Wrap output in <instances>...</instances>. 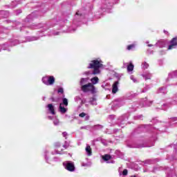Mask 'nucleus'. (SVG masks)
Returning <instances> with one entry per match:
<instances>
[{
  "mask_svg": "<svg viewBox=\"0 0 177 177\" xmlns=\"http://www.w3.org/2000/svg\"><path fill=\"white\" fill-rule=\"evenodd\" d=\"M149 131L147 133L145 139L138 140L135 144L132 145V147L134 149H142V147H147L146 144H145V142H146L147 138H149L151 140L156 142V140H157V132L158 129L160 131V132H165V128L164 129L161 127L159 129L154 127L153 129V127H151L150 124H140L134 130V133H140L141 132L149 131Z\"/></svg>",
  "mask_w": 177,
  "mask_h": 177,
  "instance_id": "f257e3e1",
  "label": "nucleus"
},
{
  "mask_svg": "<svg viewBox=\"0 0 177 177\" xmlns=\"http://www.w3.org/2000/svg\"><path fill=\"white\" fill-rule=\"evenodd\" d=\"M89 82V77H82L80 79V85L81 90L84 93H91V95H96L97 89L96 88V84H99V77H93L91 79Z\"/></svg>",
  "mask_w": 177,
  "mask_h": 177,
  "instance_id": "f03ea898",
  "label": "nucleus"
},
{
  "mask_svg": "<svg viewBox=\"0 0 177 177\" xmlns=\"http://www.w3.org/2000/svg\"><path fill=\"white\" fill-rule=\"evenodd\" d=\"M103 62L102 60L99 59H94L91 62V63L88 64V66L87 68H93V71L92 72L91 71H86L83 74L84 75H98V74H100V68L103 67Z\"/></svg>",
  "mask_w": 177,
  "mask_h": 177,
  "instance_id": "7ed1b4c3",
  "label": "nucleus"
},
{
  "mask_svg": "<svg viewBox=\"0 0 177 177\" xmlns=\"http://www.w3.org/2000/svg\"><path fill=\"white\" fill-rule=\"evenodd\" d=\"M82 19H85V15L81 13V11H77L75 15L72 26L66 30V32H74V31L77 30V27H78L77 23H78V21H81Z\"/></svg>",
  "mask_w": 177,
  "mask_h": 177,
  "instance_id": "20e7f679",
  "label": "nucleus"
},
{
  "mask_svg": "<svg viewBox=\"0 0 177 177\" xmlns=\"http://www.w3.org/2000/svg\"><path fill=\"white\" fill-rule=\"evenodd\" d=\"M41 81L44 85H46L47 86H52L55 85V79L54 76L46 75L42 77Z\"/></svg>",
  "mask_w": 177,
  "mask_h": 177,
  "instance_id": "39448f33",
  "label": "nucleus"
},
{
  "mask_svg": "<svg viewBox=\"0 0 177 177\" xmlns=\"http://www.w3.org/2000/svg\"><path fill=\"white\" fill-rule=\"evenodd\" d=\"M128 118H129V114L128 113L124 114L118 118L116 124H118L119 127H121V128H124V125L127 124V121L128 120Z\"/></svg>",
  "mask_w": 177,
  "mask_h": 177,
  "instance_id": "423d86ee",
  "label": "nucleus"
},
{
  "mask_svg": "<svg viewBox=\"0 0 177 177\" xmlns=\"http://www.w3.org/2000/svg\"><path fill=\"white\" fill-rule=\"evenodd\" d=\"M67 106H68V100L67 98H62V103L59 104V111L62 114L67 113Z\"/></svg>",
  "mask_w": 177,
  "mask_h": 177,
  "instance_id": "0eeeda50",
  "label": "nucleus"
},
{
  "mask_svg": "<svg viewBox=\"0 0 177 177\" xmlns=\"http://www.w3.org/2000/svg\"><path fill=\"white\" fill-rule=\"evenodd\" d=\"M124 104H125V102L121 99H118L111 103L110 106L112 110L115 111L117 109H120V107L124 106Z\"/></svg>",
  "mask_w": 177,
  "mask_h": 177,
  "instance_id": "6e6552de",
  "label": "nucleus"
},
{
  "mask_svg": "<svg viewBox=\"0 0 177 177\" xmlns=\"http://www.w3.org/2000/svg\"><path fill=\"white\" fill-rule=\"evenodd\" d=\"M27 27L29 28H31L32 30H37V28H42L41 30V32H44V31H46L49 28V25L45 24H39L38 25H27Z\"/></svg>",
  "mask_w": 177,
  "mask_h": 177,
  "instance_id": "1a4fd4ad",
  "label": "nucleus"
},
{
  "mask_svg": "<svg viewBox=\"0 0 177 177\" xmlns=\"http://www.w3.org/2000/svg\"><path fill=\"white\" fill-rule=\"evenodd\" d=\"M63 165L64 169L69 172H74V171H75V165L73 162L65 161L63 162Z\"/></svg>",
  "mask_w": 177,
  "mask_h": 177,
  "instance_id": "9d476101",
  "label": "nucleus"
},
{
  "mask_svg": "<svg viewBox=\"0 0 177 177\" xmlns=\"http://www.w3.org/2000/svg\"><path fill=\"white\" fill-rule=\"evenodd\" d=\"M153 104V101H150L147 100V97L143 98L140 101V106L142 107H150Z\"/></svg>",
  "mask_w": 177,
  "mask_h": 177,
  "instance_id": "9b49d317",
  "label": "nucleus"
},
{
  "mask_svg": "<svg viewBox=\"0 0 177 177\" xmlns=\"http://www.w3.org/2000/svg\"><path fill=\"white\" fill-rule=\"evenodd\" d=\"M177 47V37H174L169 42V45L168 46L169 50L171 49H176Z\"/></svg>",
  "mask_w": 177,
  "mask_h": 177,
  "instance_id": "f8f14e48",
  "label": "nucleus"
},
{
  "mask_svg": "<svg viewBox=\"0 0 177 177\" xmlns=\"http://www.w3.org/2000/svg\"><path fill=\"white\" fill-rule=\"evenodd\" d=\"M172 78H177V71H173L168 73L167 78L166 79V82H169L170 80Z\"/></svg>",
  "mask_w": 177,
  "mask_h": 177,
  "instance_id": "ddd939ff",
  "label": "nucleus"
},
{
  "mask_svg": "<svg viewBox=\"0 0 177 177\" xmlns=\"http://www.w3.org/2000/svg\"><path fill=\"white\" fill-rule=\"evenodd\" d=\"M38 15V12H32V14L29 15L25 21L26 23V24H28V23H31V21H32V19H34V17H35V15Z\"/></svg>",
  "mask_w": 177,
  "mask_h": 177,
  "instance_id": "4468645a",
  "label": "nucleus"
},
{
  "mask_svg": "<svg viewBox=\"0 0 177 177\" xmlns=\"http://www.w3.org/2000/svg\"><path fill=\"white\" fill-rule=\"evenodd\" d=\"M142 77L145 80V81H147V80H151V77L153 75L149 71H145L144 73H142Z\"/></svg>",
  "mask_w": 177,
  "mask_h": 177,
  "instance_id": "2eb2a0df",
  "label": "nucleus"
},
{
  "mask_svg": "<svg viewBox=\"0 0 177 177\" xmlns=\"http://www.w3.org/2000/svg\"><path fill=\"white\" fill-rule=\"evenodd\" d=\"M47 109H48V111L52 114L53 115H55L56 113L55 112V106L52 104H48L47 105Z\"/></svg>",
  "mask_w": 177,
  "mask_h": 177,
  "instance_id": "dca6fc26",
  "label": "nucleus"
},
{
  "mask_svg": "<svg viewBox=\"0 0 177 177\" xmlns=\"http://www.w3.org/2000/svg\"><path fill=\"white\" fill-rule=\"evenodd\" d=\"M118 81L115 82L112 86V93H117L118 92Z\"/></svg>",
  "mask_w": 177,
  "mask_h": 177,
  "instance_id": "f3484780",
  "label": "nucleus"
},
{
  "mask_svg": "<svg viewBox=\"0 0 177 177\" xmlns=\"http://www.w3.org/2000/svg\"><path fill=\"white\" fill-rule=\"evenodd\" d=\"M155 46H158V48H165V41L159 40L156 44Z\"/></svg>",
  "mask_w": 177,
  "mask_h": 177,
  "instance_id": "a211bd4d",
  "label": "nucleus"
},
{
  "mask_svg": "<svg viewBox=\"0 0 177 177\" xmlns=\"http://www.w3.org/2000/svg\"><path fill=\"white\" fill-rule=\"evenodd\" d=\"M156 93H162V95H165L167 93V88H165V87H160L157 90Z\"/></svg>",
  "mask_w": 177,
  "mask_h": 177,
  "instance_id": "6ab92c4d",
  "label": "nucleus"
},
{
  "mask_svg": "<svg viewBox=\"0 0 177 177\" xmlns=\"http://www.w3.org/2000/svg\"><path fill=\"white\" fill-rule=\"evenodd\" d=\"M134 67L135 66H133V64H132V62H130L129 64V66H127V73H129V74H132Z\"/></svg>",
  "mask_w": 177,
  "mask_h": 177,
  "instance_id": "aec40b11",
  "label": "nucleus"
},
{
  "mask_svg": "<svg viewBox=\"0 0 177 177\" xmlns=\"http://www.w3.org/2000/svg\"><path fill=\"white\" fill-rule=\"evenodd\" d=\"M158 161V159H148L144 162V164H154V162Z\"/></svg>",
  "mask_w": 177,
  "mask_h": 177,
  "instance_id": "412c9836",
  "label": "nucleus"
},
{
  "mask_svg": "<svg viewBox=\"0 0 177 177\" xmlns=\"http://www.w3.org/2000/svg\"><path fill=\"white\" fill-rule=\"evenodd\" d=\"M121 168H119V175L121 176L122 175L123 176H127L128 175V169H125L123 170V171H121Z\"/></svg>",
  "mask_w": 177,
  "mask_h": 177,
  "instance_id": "4be33fe9",
  "label": "nucleus"
},
{
  "mask_svg": "<svg viewBox=\"0 0 177 177\" xmlns=\"http://www.w3.org/2000/svg\"><path fill=\"white\" fill-rule=\"evenodd\" d=\"M89 103L91 104L93 106H97V102L96 97H93L91 98L89 100Z\"/></svg>",
  "mask_w": 177,
  "mask_h": 177,
  "instance_id": "5701e85b",
  "label": "nucleus"
},
{
  "mask_svg": "<svg viewBox=\"0 0 177 177\" xmlns=\"http://www.w3.org/2000/svg\"><path fill=\"white\" fill-rule=\"evenodd\" d=\"M86 153L87 156H92V149H91V146L87 145L86 147Z\"/></svg>",
  "mask_w": 177,
  "mask_h": 177,
  "instance_id": "b1692460",
  "label": "nucleus"
},
{
  "mask_svg": "<svg viewBox=\"0 0 177 177\" xmlns=\"http://www.w3.org/2000/svg\"><path fill=\"white\" fill-rule=\"evenodd\" d=\"M102 160H104V161H106L107 162H109V160H111V156H110L109 154L102 156Z\"/></svg>",
  "mask_w": 177,
  "mask_h": 177,
  "instance_id": "393cba45",
  "label": "nucleus"
},
{
  "mask_svg": "<svg viewBox=\"0 0 177 177\" xmlns=\"http://www.w3.org/2000/svg\"><path fill=\"white\" fill-rule=\"evenodd\" d=\"M48 154H49V151L48 150H45L44 158H45L46 162L49 164V157H48Z\"/></svg>",
  "mask_w": 177,
  "mask_h": 177,
  "instance_id": "a878e982",
  "label": "nucleus"
},
{
  "mask_svg": "<svg viewBox=\"0 0 177 177\" xmlns=\"http://www.w3.org/2000/svg\"><path fill=\"white\" fill-rule=\"evenodd\" d=\"M130 80H131V81H133V82H134V84H138V82H139V80L138 79H136V77H135V76H133V75L130 76Z\"/></svg>",
  "mask_w": 177,
  "mask_h": 177,
  "instance_id": "bb28decb",
  "label": "nucleus"
},
{
  "mask_svg": "<svg viewBox=\"0 0 177 177\" xmlns=\"http://www.w3.org/2000/svg\"><path fill=\"white\" fill-rule=\"evenodd\" d=\"M142 68H143L144 70L149 68V64H147V62H144L142 63Z\"/></svg>",
  "mask_w": 177,
  "mask_h": 177,
  "instance_id": "cd10ccee",
  "label": "nucleus"
},
{
  "mask_svg": "<svg viewBox=\"0 0 177 177\" xmlns=\"http://www.w3.org/2000/svg\"><path fill=\"white\" fill-rule=\"evenodd\" d=\"M170 106H171L170 103L164 104L162 106V110H167V109H169Z\"/></svg>",
  "mask_w": 177,
  "mask_h": 177,
  "instance_id": "c85d7f7f",
  "label": "nucleus"
},
{
  "mask_svg": "<svg viewBox=\"0 0 177 177\" xmlns=\"http://www.w3.org/2000/svg\"><path fill=\"white\" fill-rule=\"evenodd\" d=\"M53 124H54V125H59L60 124V121H59V119H57V118L54 117Z\"/></svg>",
  "mask_w": 177,
  "mask_h": 177,
  "instance_id": "c756f323",
  "label": "nucleus"
},
{
  "mask_svg": "<svg viewBox=\"0 0 177 177\" xmlns=\"http://www.w3.org/2000/svg\"><path fill=\"white\" fill-rule=\"evenodd\" d=\"M51 154H53V156H55V154H63V153L59 151V149H55V151L51 152Z\"/></svg>",
  "mask_w": 177,
  "mask_h": 177,
  "instance_id": "7c9ffc66",
  "label": "nucleus"
},
{
  "mask_svg": "<svg viewBox=\"0 0 177 177\" xmlns=\"http://www.w3.org/2000/svg\"><path fill=\"white\" fill-rule=\"evenodd\" d=\"M134 120H143V115H137L133 116Z\"/></svg>",
  "mask_w": 177,
  "mask_h": 177,
  "instance_id": "2f4dec72",
  "label": "nucleus"
},
{
  "mask_svg": "<svg viewBox=\"0 0 177 177\" xmlns=\"http://www.w3.org/2000/svg\"><path fill=\"white\" fill-rule=\"evenodd\" d=\"M150 89V86L147 85L145 86L144 89L141 91V93H145V92H147Z\"/></svg>",
  "mask_w": 177,
  "mask_h": 177,
  "instance_id": "473e14b6",
  "label": "nucleus"
},
{
  "mask_svg": "<svg viewBox=\"0 0 177 177\" xmlns=\"http://www.w3.org/2000/svg\"><path fill=\"white\" fill-rule=\"evenodd\" d=\"M16 45H19V40H14L11 42V46H16Z\"/></svg>",
  "mask_w": 177,
  "mask_h": 177,
  "instance_id": "72a5a7b5",
  "label": "nucleus"
},
{
  "mask_svg": "<svg viewBox=\"0 0 177 177\" xmlns=\"http://www.w3.org/2000/svg\"><path fill=\"white\" fill-rule=\"evenodd\" d=\"M37 39H39V37L33 36L30 37L29 41H37Z\"/></svg>",
  "mask_w": 177,
  "mask_h": 177,
  "instance_id": "f704fd0d",
  "label": "nucleus"
},
{
  "mask_svg": "<svg viewBox=\"0 0 177 177\" xmlns=\"http://www.w3.org/2000/svg\"><path fill=\"white\" fill-rule=\"evenodd\" d=\"M94 129H102L103 128V126L100 124H96L93 127Z\"/></svg>",
  "mask_w": 177,
  "mask_h": 177,
  "instance_id": "c9c22d12",
  "label": "nucleus"
},
{
  "mask_svg": "<svg viewBox=\"0 0 177 177\" xmlns=\"http://www.w3.org/2000/svg\"><path fill=\"white\" fill-rule=\"evenodd\" d=\"M114 118H115V115H110L109 116V121H110L111 122V121H113L114 120Z\"/></svg>",
  "mask_w": 177,
  "mask_h": 177,
  "instance_id": "e433bc0d",
  "label": "nucleus"
},
{
  "mask_svg": "<svg viewBox=\"0 0 177 177\" xmlns=\"http://www.w3.org/2000/svg\"><path fill=\"white\" fill-rule=\"evenodd\" d=\"M133 48H135V45L134 44L129 45L127 46V50H132V49H133Z\"/></svg>",
  "mask_w": 177,
  "mask_h": 177,
  "instance_id": "4c0bfd02",
  "label": "nucleus"
},
{
  "mask_svg": "<svg viewBox=\"0 0 177 177\" xmlns=\"http://www.w3.org/2000/svg\"><path fill=\"white\" fill-rule=\"evenodd\" d=\"M82 101V98L80 96H76L75 97V102H76L77 103H78V102H80L81 103Z\"/></svg>",
  "mask_w": 177,
  "mask_h": 177,
  "instance_id": "58836bf2",
  "label": "nucleus"
},
{
  "mask_svg": "<svg viewBox=\"0 0 177 177\" xmlns=\"http://www.w3.org/2000/svg\"><path fill=\"white\" fill-rule=\"evenodd\" d=\"M53 161H55V162H57L59 161H62V159H60V158L59 157H54L53 159Z\"/></svg>",
  "mask_w": 177,
  "mask_h": 177,
  "instance_id": "ea45409f",
  "label": "nucleus"
},
{
  "mask_svg": "<svg viewBox=\"0 0 177 177\" xmlns=\"http://www.w3.org/2000/svg\"><path fill=\"white\" fill-rule=\"evenodd\" d=\"M162 167H154L153 172H156V171H162Z\"/></svg>",
  "mask_w": 177,
  "mask_h": 177,
  "instance_id": "a19ab883",
  "label": "nucleus"
},
{
  "mask_svg": "<svg viewBox=\"0 0 177 177\" xmlns=\"http://www.w3.org/2000/svg\"><path fill=\"white\" fill-rule=\"evenodd\" d=\"M171 147H173V149H174V152L176 154V153H177V143L176 145H171Z\"/></svg>",
  "mask_w": 177,
  "mask_h": 177,
  "instance_id": "79ce46f5",
  "label": "nucleus"
},
{
  "mask_svg": "<svg viewBox=\"0 0 177 177\" xmlns=\"http://www.w3.org/2000/svg\"><path fill=\"white\" fill-rule=\"evenodd\" d=\"M59 34H60V32H51L48 35H59Z\"/></svg>",
  "mask_w": 177,
  "mask_h": 177,
  "instance_id": "37998d69",
  "label": "nucleus"
},
{
  "mask_svg": "<svg viewBox=\"0 0 177 177\" xmlns=\"http://www.w3.org/2000/svg\"><path fill=\"white\" fill-rule=\"evenodd\" d=\"M70 146V144L67 142V141L65 142V145H63V147L65 149H68V147Z\"/></svg>",
  "mask_w": 177,
  "mask_h": 177,
  "instance_id": "c03bdc74",
  "label": "nucleus"
},
{
  "mask_svg": "<svg viewBox=\"0 0 177 177\" xmlns=\"http://www.w3.org/2000/svg\"><path fill=\"white\" fill-rule=\"evenodd\" d=\"M129 66V64L128 63H123L122 68H128V66Z\"/></svg>",
  "mask_w": 177,
  "mask_h": 177,
  "instance_id": "a18cd8bd",
  "label": "nucleus"
},
{
  "mask_svg": "<svg viewBox=\"0 0 177 177\" xmlns=\"http://www.w3.org/2000/svg\"><path fill=\"white\" fill-rule=\"evenodd\" d=\"M101 143H102V145L104 146H107V140H101Z\"/></svg>",
  "mask_w": 177,
  "mask_h": 177,
  "instance_id": "49530a36",
  "label": "nucleus"
},
{
  "mask_svg": "<svg viewBox=\"0 0 177 177\" xmlns=\"http://www.w3.org/2000/svg\"><path fill=\"white\" fill-rule=\"evenodd\" d=\"M58 93H64V90L63 89V88H59L57 91Z\"/></svg>",
  "mask_w": 177,
  "mask_h": 177,
  "instance_id": "de8ad7c7",
  "label": "nucleus"
},
{
  "mask_svg": "<svg viewBox=\"0 0 177 177\" xmlns=\"http://www.w3.org/2000/svg\"><path fill=\"white\" fill-rule=\"evenodd\" d=\"M80 103H81V104H84V103H86V99L82 97V101H81Z\"/></svg>",
  "mask_w": 177,
  "mask_h": 177,
  "instance_id": "09e8293b",
  "label": "nucleus"
},
{
  "mask_svg": "<svg viewBox=\"0 0 177 177\" xmlns=\"http://www.w3.org/2000/svg\"><path fill=\"white\" fill-rule=\"evenodd\" d=\"M85 115H86V113L83 112L82 113H80L79 117H81L82 118H84V117H85Z\"/></svg>",
  "mask_w": 177,
  "mask_h": 177,
  "instance_id": "8fccbe9b",
  "label": "nucleus"
},
{
  "mask_svg": "<svg viewBox=\"0 0 177 177\" xmlns=\"http://www.w3.org/2000/svg\"><path fill=\"white\" fill-rule=\"evenodd\" d=\"M1 49L3 50H9V49H8L7 48H6V45H3V46H2V47H1ZM8 49V50H7Z\"/></svg>",
  "mask_w": 177,
  "mask_h": 177,
  "instance_id": "3c124183",
  "label": "nucleus"
},
{
  "mask_svg": "<svg viewBox=\"0 0 177 177\" xmlns=\"http://www.w3.org/2000/svg\"><path fill=\"white\" fill-rule=\"evenodd\" d=\"M67 135H68V133H67V132H66V131H64V132L62 133L63 137H64V138H66V139H67Z\"/></svg>",
  "mask_w": 177,
  "mask_h": 177,
  "instance_id": "603ef678",
  "label": "nucleus"
},
{
  "mask_svg": "<svg viewBox=\"0 0 177 177\" xmlns=\"http://www.w3.org/2000/svg\"><path fill=\"white\" fill-rule=\"evenodd\" d=\"M171 122H174V121H177V118H171L170 119Z\"/></svg>",
  "mask_w": 177,
  "mask_h": 177,
  "instance_id": "864d4df0",
  "label": "nucleus"
},
{
  "mask_svg": "<svg viewBox=\"0 0 177 177\" xmlns=\"http://www.w3.org/2000/svg\"><path fill=\"white\" fill-rule=\"evenodd\" d=\"M167 160H170V161H174V160H176L175 157L172 156L171 158H167Z\"/></svg>",
  "mask_w": 177,
  "mask_h": 177,
  "instance_id": "5fc2aeb1",
  "label": "nucleus"
},
{
  "mask_svg": "<svg viewBox=\"0 0 177 177\" xmlns=\"http://www.w3.org/2000/svg\"><path fill=\"white\" fill-rule=\"evenodd\" d=\"M88 126H83L80 127V129H88Z\"/></svg>",
  "mask_w": 177,
  "mask_h": 177,
  "instance_id": "6e6d98bb",
  "label": "nucleus"
},
{
  "mask_svg": "<svg viewBox=\"0 0 177 177\" xmlns=\"http://www.w3.org/2000/svg\"><path fill=\"white\" fill-rule=\"evenodd\" d=\"M20 13H21V10H17L15 12V14H16V15H20Z\"/></svg>",
  "mask_w": 177,
  "mask_h": 177,
  "instance_id": "4d7b16f0",
  "label": "nucleus"
},
{
  "mask_svg": "<svg viewBox=\"0 0 177 177\" xmlns=\"http://www.w3.org/2000/svg\"><path fill=\"white\" fill-rule=\"evenodd\" d=\"M55 147H60V143L59 142H56L55 144Z\"/></svg>",
  "mask_w": 177,
  "mask_h": 177,
  "instance_id": "13d9d810",
  "label": "nucleus"
},
{
  "mask_svg": "<svg viewBox=\"0 0 177 177\" xmlns=\"http://www.w3.org/2000/svg\"><path fill=\"white\" fill-rule=\"evenodd\" d=\"M147 53H148L149 55H153V50H147Z\"/></svg>",
  "mask_w": 177,
  "mask_h": 177,
  "instance_id": "bf43d9fd",
  "label": "nucleus"
},
{
  "mask_svg": "<svg viewBox=\"0 0 177 177\" xmlns=\"http://www.w3.org/2000/svg\"><path fill=\"white\" fill-rule=\"evenodd\" d=\"M47 118H48V120H53L55 118V117L48 116Z\"/></svg>",
  "mask_w": 177,
  "mask_h": 177,
  "instance_id": "052dcab7",
  "label": "nucleus"
},
{
  "mask_svg": "<svg viewBox=\"0 0 177 177\" xmlns=\"http://www.w3.org/2000/svg\"><path fill=\"white\" fill-rule=\"evenodd\" d=\"M84 120H85V121H88V120H89V115H86V116L84 118Z\"/></svg>",
  "mask_w": 177,
  "mask_h": 177,
  "instance_id": "680f3d73",
  "label": "nucleus"
},
{
  "mask_svg": "<svg viewBox=\"0 0 177 177\" xmlns=\"http://www.w3.org/2000/svg\"><path fill=\"white\" fill-rule=\"evenodd\" d=\"M50 100H51V102H57V101L56 100H55V98H53V97H51Z\"/></svg>",
  "mask_w": 177,
  "mask_h": 177,
  "instance_id": "e2e57ef3",
  "label": "nucleus"
},
{
  "mask_svg": "<svg viewBox=\"0 0 177 177\" xmlns=\"http://www.w3.org/2000/svg\"><path fill=\"white\" fill-rule=\"evenodd\" d=\"M171 104H176V100L173 101V102L171 103Z\"/></svg>",
  "mask_w": 177,
  "mask_h": 177,
  "instance_id": "0e129e2a",
  "label": "nucleus"
},
{
  "mask_svg": "<svg viewBox=\"0 0 177 177\" xmlns=\"http://www.w3.org/2000/svg\"><path fill=\"white\" fill-rule=\"evenodd\" d=\"M1 13L5 15L6 13H8V11H1Z\"/></svg>",
  "mask_w": 177,
  "mask_h": 177,
  "instance_id": "69168bd1",
  "label": "nucleus"
},
{
  "mask_svg": "<svg viewBox=\"0 0 177 177\" xmlns=\"http://www.w3.org/2000/svg\"><path fill=\"white\" fill-rule=\"evenodd\" d=\"M174 97V99H177V93L175 94Z\"/></svg>",
  "mask_w": 177,
  "mask_h": 177,
  "instance_id": "338daca9",
  "label": "nucleus"
},
{
  "mask_svg": "<svg viewBox=\"0 0 177 177\" xmlns=\"http://www.w3.org/2000/svg\"><path fill=\"white\" fill-rule=\"evenodd\" d=\"M148 46L150 48V47L153 46V45L152 44H148Z\"/></svg>",
  "mask_w": 177,
  "mask_h": 177,
  "instance_id": "774afa93",
  "label": "nucleus"
}]
</instances>
